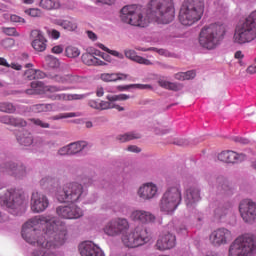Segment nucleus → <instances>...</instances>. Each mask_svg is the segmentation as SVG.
<instances>
[{"mask_svg": "<svg viewBox=\"0 0 256 256\" xmlns=\"http://www.w3.org/2000/svg\"><path fill=\"white\" fill-rule=\"evenodd\" d=\"M244 159H246L244 154H237L234 151H228L227 163H241Z\"/></svg>", "mask_w": 256, "mask_h": 256, "instance_id": "f704fd0d", "label": "nucleus"}, {"mask_svg": "<svg viewBox=\"0 0 256 256\" xmlns=\"http://www.w3.org/2000/svg\"><path fill=\"white\" fill-rule=\"evenodd\" d=\"M28 12H29V15L34 18L41 17L42 15V11L39 8H31L28 10Z\"/></svg>", "mask_w": 256, "mask_h": 256, "instance_id": "8fccbe9b", "label": "nucleus"}, {"mask_svg": "<svg viewBox=\"0 0 256 256\" xmlns=\"http://www.w3.org/2000/svg\"><path fill=\"white\" fill-rule=\"evenodd\" d=\"M58 155H71L69 145L60 148L58 151Z\"/></svg>", "mask_w": 256, "mask_h": 256, "instance_id": "13d9d810", "label": "nucleus"}, {"mask_svg": "<svg viewBox=\"0 0 256 256\" xmlns=\"http://www.w3.org/2000/svg\"><path fill=\"white\" fill-rule=\"evenodd\" d=\"M67 230L64 225H58L55 217L35 216L22 226L23 239L37 245L31 256H56L52 250L58 249L65 244Z\"/></svg>", "mask_w": 256, "mask_h": 256, "instance_id": "f257e3e1", "label": "nucleus"}, {"mask_svg": "<svg viewBox=\"0 0 256 256\" xmlns=\"http://www.w3.org/2000/svg\"><path fill=\"white\" fill-rule=\"evenodd\" d=\"M246 73L249 75L256 74V65H251L246 69Z\"/></svg>", "mask_w": 256, "mask_h": 256, "instance_id": "e2e57ef3", "label": "nucleus"}, {"mask_svg": "<svg viewBox=\"0 0 256 256\" xmlns=\"http://www.w3.org/2000/svg\"><path fill=\"white\" fill-rule=\"evenodd\" d=\"M0 122L4 123V124H7V125L15 126V127H24V126H26V122L23 119L14 118V117L8 116V115L1 116L0 117Z\"/></svg>", "mask_w": 256, "mask_h": 256, "instance_id": "bb28decb", "label": "nucleus"}, {"mask_svg": "<svg viewBox=\"0 0 256 256\" xmlns=\"http://www.w3.org/2000/svg\"><path fill=\"white\" fill-rule=\"evenodd\" d=\"M53 106L51 104H37L33 106V110L36 112H47L51 111Z\"/></svg>", "mask_w": 256, "mask_h": 256, "instance_id": "a19ab883", "label": "nucleus"}, {"mask_svg": "<svg viewBox=\"0 0 256 256\" xmlns=\"http://www.w3.org/2000/svg\"><path fill=\"white\" fill-rule=\"evenodd\" d=\"M112 108H115L118 111L125 110L124 107L116 105L115 103H113V101H110V102L101 101L99 104V110H107V109H112Z\"/></svg>", "mask_w": 256, "mask_h": 256, "instance_id": "e433bc0d", "label": "nucleus"}, {"mask_svg": "<svg viewBox=\"0 0 256 256\" xmlns=\"http://www.w3.org/2000/svg\"><path fill=\"white\" fill-rule=\"evenodd\" d=\"M127 151L134 152V153H140L141 149L136 145H130L127 147Z\"/></svg>", "mask_w": 256, "mask_h": 256, "instance_id": "052dcab7", "label": "nucleus"}, {"mask_svg": "<svg viewBox=\"0 0 256 256\" xmlns=\"http://www.w3.org/2000/svg\"><path fill=\"white\" fill-rule=\"evenodd\" d=\"M124 55L127 59H130L140 65L151 66L153 62L151 60H147V58H143V56H138L135 50H124Z\"/></svg>", "mask_w": 256, "mask_h": 256, "instance_id": "4be33fe9", "label": "nucleus"}, {"mask_svg": "<svg viewBox=\"0 0 256 256\" xmlns=\"http://www.w3.org/2000/svg\"><path fill=\"white\" fill-rule=\"evenodd\" d=\"M128 75L121 73H104L100 75V79L104 82H116L119 80H126Z\"/></svg>", "mask_w": 256, "mask_h": 256, "instance_id": "c85d7f7f", "label": "nucleus"}, {"mask_svg": "<svg viewBox=\"0 0 256 256\" xmlns=\"http://www.w3.org/2000/svg\"><path fill=\"white\" fill-rule=\"evenodd\" d=\"M46 74L40 70H35V80L44 79Z\"/></svg>", "mask_w": 256, "mask_h": 256, "instance_id": "bf43d9fd", "label": "nucleus"}, {"mask_svg": "<svg viewBox=\"0 0 256 256\" xmlns=\"http://www.w3.org/2000/svg\"><path fill=\"white\" fill-rule=\"evenodd\" d=\"M239 212L244 222L253 223L256 220V203L243 200L239 205Z\"/></svg>", "mask_w": 256, "mask_h": 256, "instance_id": "2eb2a0df", "label": "nucleus"}, {"mask_svg": "<svg viewBox=\"0 0 256 256\" xmlns=\"http://www.w3.org/2000/svg\"><path fill=\"white\" fill-rule=\"evenodd\" d=\"M234 141L239 142L241 144H248L250 142L247 138H242V137H235Z\"/></svg>", "mask_w": 256, "mask_h": 256, "instance_id": "338daca9", "label": "nucleus"}, {"mask_svg": "<svg viewBox=\"0 0 256 256\" xmlns=\"http://www.w3.org/2000/svg\"><path fill=\"white\" fill-rule=\"evenodd\" d=\"M151 232L145 226H136L129 232L122 233L120 241L123 247L127 249H136L152 241Z\"/></svg>", "mask_w": 256, "mask_h": 256, "instance_id": "0eeeda50", "label": "nucleus"}, {"mask_svg": "<svg viewBox=\"0 0 256 256\" xmlns=\"http://www.w3.org/2000/svg\"><path fill=\"white\" fill-rule=\"evenodd\" d=\"M49 207L48 197L39 192H33L31 195L30 208L35 214H40L46 211Z\"/></svg>", "mask_w": 256, "mask_h": 256, "instance_id": "4468645a", "label": "nucleus"}, {"mask_svg": "<svg viewBox=\"0 0 256 256\" xmlns=\"http://www.w3.org/2000/svg\"><path fill=\"white\" fill-rule=\"evenodd\" d=\"M205 0H185L179 12V21L183 26H193L203 18Z\"/></svg>", "mask_w": 256, "mask_h": 256, "instance_id": "20e7f679", "label": "nucleus"}, {"mask_svg": "<svg viewBox=\"0 0 256 256\" xmlns=\"http://www.w3.org/2000/svg\"><path fill=\"white\" fill-rule=\"evenodd\" d=\"M86 196L84 188L79 183H69L59 188L56 192V198L60 203H77Z\"/></svg>", "mask_w": 256, "mask_h": 256, "instance_id": "1a4fd4ad", "label": "nucleus"}, {"mask_svg": "<svg viewBox=\"0 0 256 256\" xmlns=\"http://www.w3.org/2000/svg\"><path fill=\"white\" fill-rule=\"evenodd\" d=\"M114 220L118 236H122L130 230V223L126 218L117 217Z\"/></svg>", "mask_w": 256, "mask_h": 256, "instance_id": "b1692460", "label": "nucleus"}, {"mask_svg": "<svg viewBox=\"0 0 256 256\" xmlns=\"http://www.w3.org/2000/svg\"><path fill=\"white\" fill-rule=\"evenodd\" d=\"M79 114L71 112V113H61L53 117L54 120L66 119V118H73L78 117Z\"/></svg>", "mask_w": 256, "mask_h": 256, "instance_id": "c03bdc74", "label": "nucleus"}, {"mask_svg": "<svg viewBox=\"0 0 256 256\" xmlns=\"http://www.w3.org/2000/svg\"><path fill=\"white\" fill-rule=\"evenodd\" d=\"M158 186L155 183L148 182L141 185L138 189V197L144 201H150L157 197Z\"/></svg>", "mask_w": 256, "mask_h": 256, "instance_id": "f3484780", "label": "nucleus"}, {"mask_svg": "<svg viewBox=\"0 0 256 256\" xmlns=\"http://www.w3.org/2000/svg\"><path fill=\"white\" fill-rule=\"evenodd\" d=\"M65 52H66V56L69 58H77L80 56V50L75 48V46H68Z\"/></svg>", "mask_w": 256, "mask_h": 256, "instance_id": "ea45409f", "label": "nucleus"}, {"mask_svg": "<svg viewBox=\"0 0 256 256\" xmlns=\"http://www.w3.org/2000/svg\"><path fill=\"white\" fill-rule=\"evenodd\" d=\"M56 214L64 220H77L84 216L83 210L75 204L58 206L56 208Z\"/></svg>", "mask_w": 256, "mask_h": 256, "instance_id": "f8f14e48", "label": "nucleus"}, {"mask_svg": "<svg viewBox=\"0 0 256 256\" xmlns=\"http://www.w3.org/2000/svg\"><path fill=\"white\" fill-rule=\"evenodd\" d=\"M52 100H81L85 98V95H66V94H58L50 96Z\"/></svg>", "mask_w": 256, "mask_h": 256, "instance_id": "72a5a7b5", "label": "nucleus"}, {"mask_svg": "<svg viewBox=\"0 0 256 256\" xmlns=\"http://www.w3.org/2000/svg\"><path fill=\"white\" fill-rule=\"evenodd\" d=\"M256 249L254 236L243 234L237 237L229 247V256H250Z\"/></svg>", "mask_w": 256, "mask_h": 256, "instance_id": "9d476101", "label": "nucleus"}, {"mask_svg": "<svg viewBox=\"0 0 256 256\" xmlns=\"http://www.w3.org/2000/svg\"><path fill=\"white\" fill-rule=\"evenodd\" d=\"M16 137L21 145L29 146L33 143L32 135L26 130H22V132L16 134Z\"/></svg>", "mask_w": 256, "mask_h": 256, "instance_id": "7c9ffc66", "label": "nucleus"}, {"mask_svg": "<svg viewBox=\"0 0 256 256\" xmlns=\"http://www.w3.org/2000/svg\"><path fill=\"white\" fill-rule=\"evenodd\" d=\"M102 50L110 53L114 57L123 58V54H120V52H116V50H109V48H106V46H102Z\"/></svg>", "mask_w": 256, "mask_h": 256, "instance_id": "864d4df0", "label": "nucleus"}, {"mask_svg": "<svg viewBox=\"0 0 256 256\" xmlns=\"http://www.w3.org/2000/svg\"><path fill=\"white\" fill-rule=\"evenodd\" d=\"M169 83L170 82L166 80H162V79L158 80V85L164 89H168Z\"/></svg>", "mask_w": 256, "mask_h": 256, "instance_id": "0e129e2a", "label": "nucleus"}, {"mask_svg": "<svg viewBox=\"0 0 256 256\" xmlns=\"http://www.w3.org/2000/svg\"><path fill=\"white\" fill-rule=\"evenodd\" d=\"M89 106L96 110H99L100 102L95 101V100H90Z\"/></svg>", "mask_w": 256, "mask_h": 256, "instance_id": "69168bd1", "label": "nucleus"}, {"mask_svg": "<svg viewBox=\"0 0 256 256\" xmlns=\"http://www.w3.org/2000/svg\"><path fill=\"white\" fill-rule=\"evenodd\" d=\"M33 38L32 47L37 52H44L47 48V39L43 35L42 31L35 29L31 32Z\"/></svg>", "mask_w": 256, "mask_h": 256, "instance_id": "aec40b11", "label": "nucleus"}, {"mask_svg": "<svg viewBox=\"0 0 256 256\" xmlns=\"http://www.w3.org/2000/svg\"><path fill=\"white\" fill-rule=\"evenodd\" d=\"M174 0H150L146 8L126 5L120 10V20L134 27L145 28L151 22L170 24L175 19Z\"/></svg>", "mask_w": 256, "mask_h": 256, "instance_id": "f03ea898", "label": "nucleus"}, {"mask_svg": "<svg viewBox=\"0 0 256 256\" xmlns=\"http://www.w3.org/2000/svg\"><path fill=\"white\" fill-rule=\"evenodd\" d=\"M0 204L14 216L21 215L25 210V193L20 188L7 189L0 196Z\"/></svg>", "mask_w": 256, "mask_h": 256, "instance_id": "423d86ee", "label": "nucleus"}, {"mask_svg": "<svg viewBox=\"0 0 256 256\" xmlns=\"http://www.w3.org/2000/svg\"><path fill=\"white\" fill-rule=\"evenodd\" d=\"M70 150V155H77V153L81 152L86 146L87 142L79 141L74 142L68 145Z\"/></svg>", "mask_w": 256, "mask_h": 256, "instance_id": "473e14b6", "label": "nucleus"}, {"mask_svg": "<svg viewBox=\"0 0 256 256\" xmlns=\"http://www.w3.org/2000/svg\"><path fill=\"white\" fill-rule=\"evenodd\" d=\"M25 92L28 95L46 94V85L41 81H34L31 83V88L27 89Z\"/></svg>", "mask_w": 256, "mask_h": 256, "instance_id": "393cba45", "label": "nucleus"}, {"mask_svg": "<svg viewBox=\"0 0 256 256\" xmlns=\"http://www.w3.org/2000/svg\"><path fill=\"white\" fill-rule=\"evenodd\" d=\"M183 86L181 84H177V83H171L169 82L167 90H171V91H180L182 90Z\"/></svg>", "mask_w": 256, "mask_h": 256, "instance_id": "09e8293b", "label": "nucleus"}, {"mask_svg": "<svg viewBox=\"0 0 256 256\" xmlns=\"http://www.w3.org/2000/svg\"><path fill=\"white\" fill-rule=\"evenodd\" d=\"M139 138H141V135L135 132H130V133L116 136V140H118L121 143L128 142L134 139H139Z\"/></svg>", "mask_w": 256, "mask_h": 256, "instance_id": "c9c22d12", "label": "nucleus"}, {"mask_svg": "<svg viewBox=\"0 0 256 256\" xmlns=\"http://www.w3.org/2000/svg\"><path fill=\"white\" fill-rule=\"evenodd\" d=\"M201 200V193L197 187H190L186 190L185 203L187 206L193 205Z\"/></svg>", "mask_w": 256, "mask_h": 256, "instance_id": "412c9836", "label": "nucleus"}, {"mask_svg": "<svg viewBox=\"0 0 256 256\" xmlns=\"http://www.w3.org/2000/svg\"><path fill=\"white\" fill-rule=\"evenodd\" d=\"M39 6L47 11L58 10L61 8V4L56 0H41Z\"/></svg>", "mask_w": 256, "mask_h": 256, "instance_id": "2f4dec72", "label": "nucleus"}, {"mask_svg": "<svg viewBox=\"0 0 256 256\" xmlns=\"http://www.w3.org/2000/svg\"><path fill=\"white\" fill-rule=\"evenodd\" d=\"M82 61L84 64L88 66H103L105 65V62L103 60H99V58H96L94 54H90V52H86V54H83Z\"/></svg>", "mask_w": 256, "mask_h": 256, "instance_id": "cd10ccee", "label": "nucleus"}, {"mask_svg": "<svg viewBox=\"0 0 256 256\" xmlns=\"http://www.w3.org/2000/svg\"><path fill=\"white\" fill-rule=\"evenodd\" d=\"M256 39V10L240 20L234 30L233 41L238 45L253 42Z\"/></svg>", "mask_w": 256, "mask_h": 256, "instance_id": "7ed1b4c3", "label": "nucleus"}, {"mask_svg": "<svg viewBox=\"0 0 256 256\" xmlns=\"http://www.w3.org/2000/svg\"><path fill=\"white\" fill-rule=\"evenodd\" d=\"M1 44L4 48H9L14 45V41L12 38H6L2 40Z\"/></svg>", "mask_w": 256, "mask_h": 256, "instance_id": "4d7b16f0", "label": "nucleus"}, {"mask_svg": "<svg viewBox=\"0 0 256 256\" xmlns=\"http://www.w3.org/2000/svg\"><path fill=\"white\" fill-rule=\"evenodd\" d=\"M0 173L12 176L16 179H23L26 177V168L22 164L18 165L14 162H4L0 164Z\"/></svg>", "mask_w": 256, "mask_h": 256, "instance_id": "ddd939ff", "label": "nucleus"}, {"mask_svg": "<svg viewBox=\"0 0 256 256\" xmlns=\"http://www.w3.org/2000/svg\"><path fill=\"white\" fill-rule=\"evenodd\" d=\"M126 88H135L139 90H153V87L148 84H131L127 86Z\"/></svg>", "mask_w": 256, "mask_h": 256, "instance_id": "a18cd8bd", "label": "nucleus"}, {"mask_svg": "<svg viewBox=\"0 0 256 256\" xmlns=\"http://www.w3.org/2000/svg\"><path fill=\"white\" fill-rule=\"evenodd\" d=\"M176 246V235L172 233L162 234L158 237L154 247L156 250L164 252Z\"/></svg>", "mask_w": 256, "mask_h": 256, "instance_id": "dca6fc26", "label": "nucleus"}, {"mask_svg": "<svg viewBox=\"0 0 256 256\" xmlns=\"http://www.w3.org/2000/svg\"><path fill=\"white\" fill-rule=\"evenodd\" d=\"M106 99H108V101H125L130 99L129 95L126 94H120V95H115V96H108L106 97Z\"/></svg>", "mask_w": 256, "mask_h": 256, "instance_id": "37998d69", "label": "nucleus"}, {"mask_svg": "<svg viewBox=\"0 0 256 256\" xmlns=\"http://www.w3.org/2000/svg\"><path fill=\"white\" fill-rule=\"evenodd\" d=\"M130 219L139 224L148 225L156 222V216L150 211L134 210L131 212Z\"/></svg>", "mask_w": 256, "mask_h": 256, "instance_id": "a211bd4d", "label": "nucleus"}, {"mask_svg": "<svg viewBox=\"0 0 256 256\" xmlns=\"http://www.w3.org/2000/svg\"><path fill=\"white\" fill-rule=\"evenodd\" d=\"M55 24L69 32H74L78 28V24L74 19H57Z\"/></svg>", "mask_w": 256, "mask_h": 256, "instance_id": "a878e982", "label": "nucleus"}, {"mask_svg": "<svg viewBox=\"0 0 256 256\" xmlns=\"http://www.w3.org/2000/svg\"><path fill=\"white\" fill-rule=\"evenodd\" d=\"M63 50H64L63 46H53L52 47V53H54V54H61V53H63Z\"/></svg>", "mask_w": 256, "mask_h": 256, "instance_id": "680f3d73", "label": "nucleus"}, {"mask_svg": "<svg viewBox=\"0 0 256 256\" xmlns=\"http://www.w3.org/2000/svg\"><path fill=\"white\" fill-rule=\"evenodd\" d=\"M79 251L82 256H105L103 250L92 241L81 243Z\"/></svg>", "mask_w": 256, "mask_h": 256, "instance_id": "6ab92c4d", "label": "nucleus"}, {"mask_svg": "<svg viewBox=\"0 0 256 256\" xmlns=\"http://www.w3.org/2000/svg\"><path fill=\"white\" fill-rule=\"evenodd\" d=\"M45 61L48 68L57 69L60 66V62L58 58H55V56H46Z\"/></svg>", "mask_w": 256, "mask_h": 256, "instance_id": "4c0bfd02", "label": "nucleus"}, {"mask_svg": "<svg viewBox=\"0 0 256 256\" xmlns=\"http://www.w3.org/2000/svg\"><path fill=\"white\" fill-rule=\"evenodd\" d=\"M232 239V232L225 227L217 228L213 230L209 235L210 244L214 247H221L223 245H226L231 242Z\"/></svg>", "mask_w": 256, "mask_h": 256, "instance_id": "9b49d317", "label": "nucleus"}, {"mask_svg": "<svg viewBox=\"0 0 256 256\" xmlns=\"http://www.w3.org/2000/svg\"><path fill=\"white\" fill-rule=\"evenodd\" d=\"M225 33L226 26L224 24L212 23L204 26L199 34V44L204 49L213 50L223 40Z\"/></svg>", "mask_w": 256, "mask_h": 256, "instance_id": "39448f33", "label": "nucleus"}, {"mask_svg": "<svg viewBox=\"0 0 256 256\" xmlns=\"http://www.w3.org/2000/svg\"><path fill=\"white\" fill-rule=\"evenodd\" d=\"M51 37L55 40L59 39L60 38V32L56 29H52Z\"/></svg>", "mask_w": 256, "mask_h": 256, "instance_id": "774afa93", "label": "nucleus"}, {"mask_svg": "<svg viewBox=\"0 0 256 256\" xmlns=\"http://www.w3.org/2000/svg\"><path fill=\"white\" fill-rule=\"evenodd\" d=\"M218 160L222 161V163L228 162V151H223L220 154H218Z\"/></svg>", "mask_w": 256, "mask_h": 256, "instance_id": "6e6d98bb", "label": "nucleus"}, {"mask_svg": "<svg viewBox=\"0 0 256 256\" xmlns=\"http://www.w3.org/2000/svg\"><path fill=\"white\" fill-rule=\"evenodd\" d=\"M196 75L197 74L195 71H188L186 73L181 72V73H177L175 75V79L182 80V81L190 80V79H194L196 77Z\"/></svg>", "mask_w": 256, "mask_h": 256, "instance_id": "58836bf2", "label": "nucleus"}, {"mask_svg": "<svg viewBox=\"0 0 256 256\" xmlns=\"http://www.w3.org/2000/svg\"><path fill=\"white\" fill-rule=\"evenodd\" d=\"M183 200L182 188L180 185L168 187L162 194L159 201V210L165 215H173Z\"/></svg>", "mask_w": 256, "mask_h": 256, "instance_id": "6e6552de", "label": "nucleus"}, {"mask_svg": "<svg viewBox=\"0 0 256 256\" xmlns=\"http://www.w3.org/2000/svg\"><path fill=\"white\" fill-rule=\"evenodd\" d=\"M0 111L5 113H13L15 107L11 103H0Z\"/></svg>", "mask_w": 256, "mask_h": 256, "instance_id": "79ce46f5", "label": "nucleus"}, {"mask_svg": "<svg viewBox=\"0 0 256 256\" xmlns=\"http://www.w3.org/2000/svg\"><path fill=\"white\" fill-rule=\"evenodd\" d=\"M52 79L57 82V83H62V84H71L75 85L78 82H80V78L78 76L68 74V75H55L52 77Z\"/></svg>", "mask_w": 256, "mask_h": 256, "instance_id": "5701e85b", "label": "nucleus"}, {"mask_svg": "<svg viewBox=\"0 0 256 256\" xmlns=\"http://www.w3.org/2000/svg\"><path fill=\"white\" fill-rule=\"evenodd\" d=\"M2 31L7 36H19V33L16 31L15 27H3Z\"/></svg>", "mask_w": 256, "mask_h": 256, "instance_id": "49530a36", "label": "nucleus"}, {"mask_svg": "<svg viewBox=\"0 0 256 256\" xmlns=\"http://www.w3.org/2000/svg\"><path fill=\"white\" fill-rule=\"evenodd\" d=\"M64 90H66L65 87L46 86L45 94L56 93V92H60V91H64Z\"/></svg>", "mask_w": 256, "mask_h": 256, "instance_id": "de8ad7c7", "label": "nucleus"}, {"mask_svg": "<svg viewBox=\"0 0 256 256\" xmlns=\"http://www.w3.org/2000/svg\"><path fill=\"white\" fill-rule=\"evenodd\" d=\"M31 122H33L35 125L40 126L42 128H49L50 125L46 122L41 121L40 119H31Z\"/></svg>", "mask_w": 256, "mask_h": 256, "instance_id": "603ef678", "label": "nucleus"}, {"mask_svg": "<svg viewBox=\"0 0 256 256\" xmlns=\"http://www.w3.org/2000/svg\"><path fill=\"white\" fill-rule=\"evenodd\" d=\"M36 73V70L34 69H29L25 72V77L29 80H35V74Z\"/></svg>", "mask_w": 256, "mask_h": 256, "instance_id": "5fc2aeb1", "label": "nucleus"}, {"mask_svg": "<svg viewBox=\"0 0 256 256\" xmlns=\"http://www.w3.org/2000/svg\"><path fill=\"white\" fill-rule=\"evenodd\" d=\"M102 231H104V234H106L108 237H117L118 232L115 219L106 222V224H104V228H102Z\"/></svg>", "mask_w": 256, "mask_h": 256, "instance_id": "c756f323", "label": "nucleus"}, {"mask_svg": "<svg viewBox=\"0 0 256 256\" xmlns=\"http://www.w3.org/2000/svg\"><path fill=\"white\" fill-rule=\"evenodd\" d=\"M10 20L13 23L25 24V19L20 17V16H18V15H16V14H12L10 16Z\"/></svg>", "mask_w": 256, "mask_h": 256, "instance_id": "3c124183", "label": "nucleus"}]
</instances>
